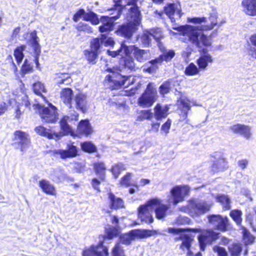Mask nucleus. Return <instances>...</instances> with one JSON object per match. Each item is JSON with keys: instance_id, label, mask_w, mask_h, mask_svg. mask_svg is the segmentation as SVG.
<instances>
[{"instance_id": "nucleus-1", "label": "nucleus", "mask_w": 256, "mask_h": 256, "mask_svg": "<svg viewBox=\"0 0 256 256\" xmlns=\"http://www.w3.org/2000/svg\"><path fill=\"white\" fill-rule=\"evenodd\" d=\"M208 20L210 24L200 27L186 24L173 28L174 30L180 32L183 36H187L188 40L192 45L200 48L198 50L200 55L196 60V63L202 70H204L210 64H212L214 59L206 48L212 46L211 36L200 32V30L210 31L215 26L219 27L221 25V24L218 22V16L215 14H210Z\"/></svg>"}, {"instance_id": "nucleus-2", "label": "nucleus", "mask_w": 256, "mask_h": 256, "mask_svg": "<svg viewBox=\"0 0 256 256\" xmlns=\"http://www.w3.org/2000/svg\"><path fill=\"white\" fill-rule=\"evenodd\" d=\"M33 106L38 110V114L43 123L55 124L58 119V112L57 108L49 103L48 106L40 104H34Z\"/></svg>"}, {"instance_id": "nucleus-3", "label": "nucleus", "mask_w": 256, "mask_h": 256, "mask_svg": "<svg viewBox=\"0 0 256 256\" xmlns=\"http://www.w3.org/2000/svg\"><path fill=\"white\" fill-rule=\"evenodd\" d=\"M160 200L154 198L148 200L144 204L140 205L138 208V216L142 222L151 224L154 220L152 213L154 208L159 205Z\"/></svg>"}, {"instance_id": "nucleus-4", "label": "nucleus", "mask_w": 256, "mask_h": 256, "mask_svg": "<svg viewBox=\"0 0 256 256\" xmlns=\"http://www.w3.org/2000/svg\"><path fill=\"white\" fill-rule=\"evenodd\" d=\"M212 205L205 201L197 202L190 200L188 204L184 208V211L192 217L200 216L209 212Z\"/></svg>"}, {"instance_id": "nucleus-5", "label": "nucleus", "mask_w": 256, "mask_h": 256, "mask_svg": "<svg viewBox=\"0 0 256 256\" xmlns=\"http://www.w3.org/2000/svg\"><path fill=\"white\" fill-rule=\"evenodd\" d=\"M158 98L157 90L152 82H149L138 100V104L142 108L152 106Z\"/></svg>"}, {"instance_id": "nucleus-6", "label": "nucleus", "mask_w": 256, "mask_h": 256, "mask_svg": "<svg viewBox=\"0 0 256 256\" xmlns=\"http://www.w3.org/2000/svg\"><path fill=\"white\" fill-rule=\"evenodd\" d=\"M100 41L98 38H94L90 42V48L83 52L84 58L89 64H94L96 63L101 52Z\"/></svg>"}, {"instance_id": "nucleus-7", "label": "nucleus", "mask_w": 256, "mask_h": 256, "mask_svg": "<svg viewBox=\"0 0 256 256\" xmlns=\"http://www.w3.org/2000/svg\"><path fill=\"white\" fill-rule=\"evenodd\" d=\"M200 230V228H198ZM199 232L201 234L198 236V240L200 248L204 251L206 244H211L218 240L220 237V233L214 231L212 228L201 230Z\"/></svg>"}, {"instance_id": "nucleus-8", "label": "nucleus", "mask_w": 256, "mask_h": 256, "mask_svg": "<svg viewBox=\"0 0 256 256\" xmlns=\"http://www.w3.org/2000/svg\"><path fill=\"white\" fill-rule=\"evenodd\" d=\"M79 114L78 112H74L70 114V116H62L59 121V125L61 132V136H67L68 134L72 135L74 131L72 126L68 124L69 122H74V123L78 120Z\"/></svg>"}, {"instance_id": "nucleus-9", "label": "nucleus", "mask_w": 256, "mask_h": 256, "mask_svg": "<svg viewBox=\"0 0 256 256\" xmlns=\"http://www.w3.org/2000/svg\"><path fill=\"white\" fill-rule=\"evenodd\" d=\"M210 224L214 226V228L221 232H226L230 229L229 220L226 216L220 214H210L208 216Z\"/></svg>"}, {"instance_id": "nucleus-10", "label": "nucleus", "mask_w": 256, "mask_h": 256, "mask_svg": "<svg viewBox=\"0 0 256 256\" xmlns=\"http://www.w3.org/2000/svg\"><path fill=\"white\" fill-rule=\"evenodd\" d=\"M108 71L112 74H108L106 76L105 80L110 84V88L111 90H118L121 88L130 77L116 72L112 68L108 69Z\"/></svg>"}, {"instance_id": "nucleus-11", "label": "nucleus", "mask_w": 256, "mask_h": 256, "mask_svg": "<svg viewBox=\"0 0 256 256\" xmlns=\"http://www.w3.org/2000/svg\"><path fill=\"white\" fill-rule=\"evenodd\" d=\"M138 0H132L127 2V6L132 5V6L128 10L126 15V20L128 22L138 26L142 21V14L136 2Z\"/></svg>"}, {"instance_id": "nucleus-12", "label": "nucleus", "mask_w": 256, "mask_h": 256, "mask_svg": "<svg viewBox=\"0 0 256 256\" xmlns=\"http://www.w3.org/2000/svg\"><path fill=\"white\" fill-rule=\"evenodd\" d=\"M116 6H120V9L118 10V14L114 17H110L107 16H102L100 19V22H101L102 24L98 27V30L101 33H109L114 28V20H116L119 18L122 14V10L124 6H122L116 2L115 4Z\"/></svg>"}, {"instance_id": "nucleus-13", "label": "nucleus", "mask_w": 256, "mask_h": 256, "mask_svg": "<svg viewBox=\"0 0 256 256\" xmlns=\"http://www.w3.org/2000/svg\"><path fill=\"white\" fill-rule=\"evenodd\" d=\"M13 146H16L23 152L29 147L30 144V135L20 130H16L14 133Z\"/></svg>"}, {"instance_id": "nucleus-14", "label": "nucleus", "mask_w": 256, "mask_h": 256, "mask_svg": "<svg viewBox=\"0 0 256 256\" xmlns=\"http://www.w3.org/2000/svg\"><path fill=\"white\" fill-rule=\"evenodd\" d=\"M104 241L100 240L97 245H91L85 248L82 252V256H108V248L104 246Z\"/></svg>"}, {"instance_id": "nucleus-15", "label": "nucleus", "mask_w": 256, "mask_h": 256, "mask_svg": "<svg viewBox=\"0 0 256 256\" xmlns=\"http://www.w3.org/2000/svg\"><path fill=\"white\" fill-rule=\"evenodd\" d=\"M27 43L33 49L34 54V62L36 64V67L39 68V57L41 52V48L39 44V38L37 36L36 30H34L30 32V38L28 40Z\"/></svg>"}, {"instance_id": "nucleus-16", "label": "nucleus", "mask_w": 256, "mask_h": 256, "mask_svg": "<svg viewBox=\"0 0 256 256\" xmlns=\"http://www.w3.org/2000/svg\"><path fill=\"white\" fill-rule=\"evenodd\" d=\"M31 110V102L27 96L22 98L21 102H17L14 108V117L16 120L20 119L24 113Z\"/></svg>"}, {"instance_id": "nucleus-17", "label": "nucleus", "mask_w": 256, "mask_h": 256, "mask_svg": "<svg viewBox=\"0 0 256 256\" xmlns=\"http://www.w3.org/2000/svg\"><path fill=\"white\" fill-rule=\"evenodd\" d=\"M52 155L56 157L59 156L60 158L62 160L73 158L78 155V150L77 147L74 145V142H72L67 144L66 150H53Z\"/></svg>"}, {"instance_id": "nucleus-18", "label": "nucleus", "mask_w": 256, "mask_h": 256, "mask_svg": "<svg viewBox=\"0 0 256 256\" xmlns=\"http://www.w3.org/2000/svg\"><path fill=\"white\" fill-rule=\"evenodd\" d=\"M138 26L132 23L127 22L120 25L116 32L120 36L126 39H130L132 38L134 32L137 30Z\"/></svg>"}, {"instance_id": "nucleus-19", "label": "nucleus", "mask_w": 256, "mask_h": 256, "mask_svg": "<svg viewBox=\"0 0 256 256\" xmlns=\"http://www.w3.org/2000/svg\"><path fill=\"white\" fill-rule=\"evenodd\" d=\"M189 189L186 186H176L172 188L170 194L172 197L173 203L176 204L184 200V197L189 193Z\"/></svg>"}, {"instance_id": "nucleus-20", "label": "nucleus", "mask_w": 256, "mask_h": 256, "mask_svg": "<svg viewBox=\"0 0 256 256\" xmlns=\"http://www.w3.org/2000/svg\"><path fill=\"white\" fill-rule=\"evenodd\" d=\"M182 240V242L180 246V248L183 250L186 249L188 250L186 256H202V254L200 252L194 254L190 250L193 238L188 234L180 236L179 238H176V240Z\"/></svg>"}, {"instance_id": "nucleus-21", "label": "nucleus", "mask_w": 256, "mask_h": 256, "mask_svg": "<svg viewBox=\"0 0 256 256\" xmlns=\"http://www.w3.org/2000/svg\"><path fill=\"white\" fill-rule=\"evenodd\" d=\"M176 104L178 109L180 111V113L179 114L180 118H182L180 120H186L188 121V112L191 108L190 100L188 98H180L177 100Z\"/></svg>"}, {"instance_id": "nucleus-22", "label": "nucleus", "mask_w": 256, "mask_h": 256, "mask_svg": "<svg viewBox=\"0 0 256 256\" xmlns=\"http://www.w3.org/2000/svg\"><path fill=\"white\" fill-rule=\"evenodd\" d=\"M36 133L43 137H45L49 140L57 139L58 140L61 137L60 133L53 132L50 128H47L42 126H38L34 128Z\"/></svg>"}, {"instance_id": "nucleus-23", "label": "nucleus", "mask_w": 256, "mask_h": 256, "mask_svg": "<svg viewBox=\"0 0 256 256\" xmlns=\"http://www.w3.org/2000/svg\"><path fill=\"white\" fill-rule=\"evenodd\" d=\"M92 166L95 174L102 181H106L107 172L106 163L102 161H98L94 162Z\"/></svg>"}, {"instance_id": "nucleus-24", "label": "nucleus", "mask_w": 256, "mask_h": 256, "mask_svg": "<svg viewBox=\"0 0 256 256\" xmlns=\"http://www.w3.org/2000/svg\"><path fill=\"white\" fill-rule=\"evenodd\" d=\"M109 200V208L111 210H118L125 208L124 200L119 197H116L111 192L108 193Z\"/></svg>"}, {"instance_id": "nucleus-25", "label": "nucleus", "mask_w": 256, "mask_h": 256, "mask_svg": "<svg viewBox=\"0 0 256 256\" xmlns=\"http://www.w3.org/2000/svg\"><path fill=\"white\" fill-rule=\"evenodd\" d=\"M230 130L236 134H239L249 138L251 136L250 127L248 126L236 124L230 127Z\"/></svg>"}, {"instance_id": "nucleus-26", "label": "nucleus", "mask_w": 256, "mask_h": 256, "mask_svg": "<svg viewBox=\"0 0 256 256\" xmlns=\"http://www.w3.org/2000/svg\"><path fill=\"white\" fill-rule=\"evenodd\" d=\"M78 134L88 136L92 133V128L88 120H82L80 121L76 128Z\"/></svg>"}, {"instance_id": "nucleus-27", "label": "nucleus", "mask_w": 256, "mask_h": 256, "mask_svg": "<svg viewBox=\"0 0 256 256\" xmlns=\"http://www.w3.org/2000/svg\"><path fill=\"white\" fill-rule=\"evenodd\" d=\"M228 168L226 159L223 156H220L214 162L210 167V171L214 174L220 172L224 171Z\"/></svg>"}, {"instance_id": "nucleus-28", "label": "nucleus", "mask_w": 256, "mask_h": 256, "mask_svg": "<svg viewBox=\"0 0 256 256\" xmlns=\"http://www.w3.org/2000/svg\"><path fill=\"white\" fill-rule=\"evenodd\" d=\"M242 6L246 15L256 16V0H243Z\"/></svg>"}, {"instance_id": "nucleus-29", "label": "nucleus", "mask_w": 256, "mask_h": 256, "mask_svg": "<svg viewBox=\"0 0 256 256\" xmlns=\"http://www.w3.org/2000/svg\"><path fill=\"white\" fill-rule=\"evenodd\" d=\"M119 65L122 68L134 70L136 64L134 58L130 55H123L119 60Z\"/></svg>"}, {"instance_id": "nucleus-30", "label": "nucleus", "mask_w": 256, "mask_h": 256, "mask_svg": "<svg viewBox=\"0 0 256 256\" xmlns=\"http://www.w3.org/2000/svg\"><path fill=\"white\" fill-rule=\"evenodd\" d=\"M72 73L68 72H58L55 74L54 80L56 82L57 85L60 86L61 84H66L67 86L70 85L72 82Z\"/></svg>"}, {"instance_id": "nucleus-31", "label": "nucleus", "mask_w": 256, "mask_h": 256, "mask_svg": "<svg viewBox=\"0 0 256 256\" xmlns=\"http://www.w3.org/2000/svg\"><path fill=\"white\" fill-rule=\"evenodd\" d=\"M72 96L73 91L72 88H63L60 92V97L62 100L69 108H72Z\"/></svg>"}, {"instance_id": "nucleus-32", "label": "nucleus", "mask_w": 256, "mask_h": 256, "mask_svg": "<svg viewBox=\"0 0 256 256\" xmlns=\"http://www.w3.org/2000/svg\"><path fill=\"white\" fill-rule=\"evenodd\" d=\"M86 98V96L81 93L77 94L74 98L76 108L84 113L86 112L88 109Z\"/></svg>"}, {"instance_id": "nucleus-33", "label": "nucleus", "mask_w": 256, "mask_h": 256, "mask_svg": "<svg viewBox=\"0 0 256 256\" xmlns=\"http://www.w3.org/2000/svg\"><path fill=\"white\" fill-rule=\"evenodd\" d=\"M169 106L165 105L164 108L160 104H157L154 108V116L156 120L165 118L168 114Z\"/></svg>"}, {"instance_id": "nucleus-34", "label": "nucleus", "mask_w": 256, "mask_h": 256, "mask_svg": "<svg viewBox=\"0 0 256 256\" xmlns=\"http://www.w3.org/2000/svg\"><path fill=\"white\" fill-rule=\"evenodd\" d=\"M130 54L131 55L133 52L134 58L139 62H143L145 58L144 56L146 54V50L139 48L136 45L128 46Z\"/></svg>"}, {"instance_id": "nucleus-35", "label": "nucleus", "mask_w": 256, "mask_h": 256, "mask_svg": "<svg viewBox=\"0 0 256 256\" xmlns=\"http://www.w3.org/2000/svg\"><path fill=\"white\" fill-rule=\"evenodd\" d=\"M39 186L42 191L46 194L56 196V192L55 187L50 183L48 180H42L39 181Z\"/></svg>"}, {"instance_id": "nucleus-36", "label": "nucleus", "mask_w": 256, "mask_h": 256, "mask_svg": "<svg viewBox=\"0 0 256 256\" xmlns=\"http://www.w3.org/2000/svg\"><path fill=\"white\" fill-rule=\"evenodd\" d=\"M107 52L108 56L112 58H115L120 55L122 56H123V55H128L130 51L128 46H127L124 41L121 42L120 46L118 50H108Z\"/></svg>"}, {"instance_id": "nucleus-37", "label": "nucleus", "mask_w": 256, "mask_h": 256, "mask_svg": "<svg viewBox=\"0 0 256 256\" xmlns=\"http://www.w3.org/2000/svg\"><path fill=\"white\" fill-rule=\"evenodd\" d=\"M216 200L221 204L224 210H228L231 208V200L228 195L218 194L216 197Z\"/></svg>"}, {"instance_id": "nucleus-38", "label": "nucleus", "mask_w": 256, "mask_h": 256, "mask_svg": "<svg viewBox=\"0 0 256 256\" xmlns=\"http://www.w3.org/2000/svg\"><path fill=\"white\" fill-rule=\"evenodd\" d=\"M132 174L131 172H128L124 176H123L118 183L120 186L128 188L132 186L136 188L137 190L138 189V186L136 184H132Z\"/></svg>"}, {"instance_id": "nucleus-39", "label": "nucleus", "mask_w": 256, "mask_h": 256, "mask_svg": "<svg viewBox=\"0 0 256 256\" xmlns=\"http://www.w3.org/2000/svg\"><path fill=\"white\" fill-rule=\"evenodd\" d=\"M136 238L134 230H130L129 232L123 234L120 236V242L126 245H130L132 242Z\"/></svg>"}, {"instance_id": "nucleus-40", "label": "nucleus", "mask_w": 256, "mask_h": 256, "mask_svg": "<svg viewBox=\"0 0 256 256\" xmlns=\"http://www.w3.org/2000/svg\"><path fill=\"white\" fill-rule=\"evenodd\" d=\"M134 230L136 238L140 239L146 238L158 234V231L154 230L136 229Z\"/></svg>"}, {"instance_id": "nucleus-41", "label": "nucleus", "mask_w": 256, "mask_h": 256, "mask_svg": "<svg viewBox=\"0 0 256 256\" xmlns=\"http://www.w3.org/2000/svg\"><path fill=\"white\" fill-rule=\"evenodd\" d=\"M32 90L36 95L40 96L44 100L46 99V96H44L42 94L46 93L47 90L42 82L40 81L36 82L32 85Z\"/></svg>"}, {"instance_id": "nucleus-42", "label": "nucleus", "mask_w": 256, "mask_h": 256, "mask_svg": "<svg viewBox=\"0 0 256 256\" xmlns=\"http://www.w3.org/2000/svg\"><path fill=\"white\" fill-rule=\"evenodd\" d=\"M26 48L25 44L17 46L14 50V56L18 64H20L24 57V52Z\"/></svg>"}, {"instance_id": "nucleus-43", "label": "nucleus", "mask_w": 256, "mask_h": 256, "mask_svg": "<svg viewBox=\"0 0 256 256\" xmlns=\"http://www.w3.org/2000/svg\"><path fill=\"white\" fill-rule=\"evenodd\" d=\"M242 239L244 244L245 246H248L253 244L255 241V237L245 227H242Z\"/></svg>"}, {"instance_id": "nucleus-44", "label": "nucleus", "mask_w": 256, "mask_h": 256, "mask_svg": "<svg viewBox=\"0 0 256 256\" xmlns=\"http://www.w3.org/2000/svg\"><path fill=\"white\" fill-rule=\"evenodd\" d=\"M125 165L122 162H118L112 166L110 171L112 172L114 178H118L122 171L126 170Z\"/></svg>"}, {"instance_id": "nucleus-45", "label": "nucleus", "mask_w": 256, "mask_h": 256, "mask_svg": "<svg viewBox=\"0 0 256 256\" xmlns=\"http://www.w3.org/2000/svg\"><path fill=\"white\" fill-rule=\"evenodd\" d=\"M82 150L88 154H92L97 152L96 146L90 141H85L80 143Z\"/></svg>"}, {"instance_id": "nucleus-46", "label": "nucleus", "mask_w": 256, "mask_h": 256, "mask_svg": "<svg viewBox=\"0 0 256 256\" xmlns=\"http://www.w3.org/2000/svg\"><path fill=\"white\" fill-rule=\"evenodd\" d=\"M164 14L169 18L172 22H175L174 15L176 12V4L174 3L168 4L164 8Z\"/></svg>"}, {"instance_id": "nucleus-47", "label": "nucleus", "mask_w": 256, "mask_h": 256, "mask_svg": "<svg viewBox=\"0 0 256 256\" xmlns=\"http://www.w3.org/2000/svg\"><path fill=\"white\" fill-rule=\"evenodd\" d=\"M250 42L251 45L254 47L250 46L248 48V54L252 58L256 59V33L253 34L250 36Z\"/></svg>"}, {"instance_id": "nucleus-48", "label": "nucleus", "mask_w": 256, "mask_h": 256, "mask_svg": "<svg viewBox=\"0 0 256 256\" xmlns=\"http://www.w3.org/2000/svg\"><path fill=\"white\" fill-rule=\"evenodd\" d=\"M83 20L90 22L93 25H97L100 23V19L98 15L92 11L86 12L83 16Z\"/></svg>"}, {"instance_id": "nucleus-49", "label": "nucleus", "mask_w": 256, "mask_h": 256, "mask_svg": "<svg viewBox=\"0 0 256 256\" xmlns=\"http://www.w3.org/2000/svg\"><path fill=\"white\" fill-rule=\"evenodd\" d=\"M242 250V244L238 242L232 243L228 248L230 256H240Z\"/></svg>"}, {"instance_id": "nucleus-50", "label": "nucleus", "mask_w": 256, "mask_h": 256, "mask_svg": "<svg viewBox=\"0 0 256 256\" xmlns=\"http://www.w3.org/2000/svg\"><path fill=\"white\" fill-rule=\"evenodd\" d=\"M34 72L32 66L28 62V59H25L20 70L22 76H24L26 74L32 73Z\"/></svg>"}, {"instance_id": "nucleus-51", "label": "nucleus", "mask_w": 256, "mask_h": 256, "mask_svg": "<svg viewBox=\"0 0 256 256\" xmlns=\"http://www.w3.org/2000/svg\"><path fill=\"white\" fill-rule=\"evenodd\" d=\"M200 70L199 66L197 67L194 63L190 62L185 68L184 74L186 76H192L198 74Z\"/></svg>"}, {"instance_id": "nucleus-52", "label": "nucleus", "mask_w": 256, "mask_h": 256, "mask_svg": "<svg viewBox=\"0 0 256 256\" xmlns=\"http://www.w3.org/2000/svg\"><path fill=\"white\" fill-rule=\"evenodd\" d=\"M98 38L100 40V48H102V44H104L106 46H113L115 44V42L113 38L112 37H108V35L106 34H101L100 35V37Z\"/></svg>"}, {"instance_id": "nucleus-53", "label": "nucleus", "mask_w": 256, "mask_h": 256, "mask_svg": "<svg viewBox=\"0 0 256 256\" xmlns=\"http://www.w3.org/2000/svg\"><path fill=\"white\" fill-rule=\"evenodd\" d=\"M160 51L162 52V54H160V56L162 57L163 62H170L175 56V52L172 50L167 51L165 48H161Z\"/></svg>"}, {"instance_id": "nucleus-54", "label": "nucleus", "mask_w": 256, "mask_h": 256, "mask_svg": "<svg viewBox=\"0 0 256 256\" xmlns=\"http://www.w3.org/2000/svg\"><path fill=\"white\" fill-rule=\"evenodd\" d=\"M157 208L155 209L156 216L158 219H161L166 216V212L168 209L166 205L161 204L156 206ZM156 207V206H155Z\"/></svg>"}, {"instance_id": "nucleus-55", "label": "nucleus", "mask_w": 256, "mask_h": 256, "mask_svg": "<svg viewBox=\"0 0 256 256\" xmlns=\"http://www.w3.org/2000/svg\"><path fill=\"white\" fill-rule=\"evenodd\" d=\"M201 230L198 228H168V232L169 233L173 234H178L180 232H200Z\"/></svg>"}, {"instance_id": "nucleus-56", "label": "nucleus", "mask_w": 256, "mask_h": 256, "mask_svg": "<svg viewBox=\"0 0 256 256\" xmlns=\"http://www.w3.org/2000/svg\"><path fill=\"white\" fill-rule=\"evenodd\" d=\"M242 212L239 210H234L230 212V216L238 225L241 224L242 222Z\"/></svg>"}, {"instance_id": "nucleus-57", "label": "nucleus", "mask_w": 256, "mask_h": 256, "mask_svg": "<svg viewBox=\"0 0 256 256\" xmlns=\"http://www.w3.org/2000/svg\"><path fill=\"white\" fill-rule=\"evenodd\" d=\"M152 116V114L150 110H141L139 115L137 116L136 120L142 121L144 120H150Z\"/></svg>"}, {"instance_id": "nucleus-58", "label": "nucleus", "mask_w": 256, "mask_h": 256, "mask_svg": "<svg viewBox=\"0 0 256 256\" xmlns=\"http://www.w3.org/2000/svg\"><path fill=\"white\" fill-rule=\"evenodd\" d=\"M170 82L169 80L164 82L159 87V92L162 96L168 94L170 92Z\"/></svg>"}, {"instance_id": "nucleus-59", "label": "nucleus", "mask_w": 256, "mask_h": 256, "mask_svg": "<svg viewBox=\"0 0 256 256\" xmlns=\"http://www.w3.org/2000/svg\"><path fill=\"white\" fill-rule=\"evenodd\" d=\"M149 32L150 36H152L157 42H160L164 38L162 31L158 28L151 29Z\"/></svg>"}, {"instance_id": "nucleus-60", "label": "nucleus", "mask_w": 256, "mask_h": 256, "mask_svg": "<svg viewBox=\"0 0 256 256\" xmlns=\"http://www.w3.org/2000/svg\"><path fill=\"white\" fill-rule=\"evenodd\" d=\"M75 28L78 32H92V28L87 24L80 22L75 26Z\"/></svg>"}, {"instance_id": "nucleus-61", "label": "nucleus", "mask_w": 256, "mask_h": 256, "mask_svg": "<svg viewBox=\"0 0 256 256\" xmlns=\"http://www.w3.org/2000/svg\"><path fill=\"white\" fill-rule=\"evenodd\" d=\"M112 256H126L123 248L120 246V242L116 243L112 249Z\"/></svg>"}, {"instance_id": "nucleus-62", "label": "nucleus", "mask_w": 256, "mask_h": 256, "mask_svg": "<svg viewBox=\"0 0 256 256\" xmlns=\"http://www.w3.org/2000/svg\"><path fill=\"white\" fill-rule=\"evenodd\" d=\"M150 34V32H148L146 33H144L141 37L140 40L144 46H148L151 43Z\"/></svg>"}, {"instance_id": "nucleus-63", "label": "nucleus", "mask_w": 256, "mask_h": 256, "mask_svg": "<svg viewBox=\"0 0 256 256\" xmlns=\"http://www.w3.org/2000/svg\"><path fill=\"white\" fill-rule=\"evenodd\" d=\"M246 220L249 222L253 230L256 232V228H255L254 226V221L256 222V206L254 210V214H249L246 216Z\"/></svg>"}, {"instance_id": "nucleus-64", "label": "nucleus", "mask_w": 256, "mask_h": 256, "mask_svg": "<svg viewBox=\"0 0 256 256\" xmlns=\"http://www.w3.org/2000/svg\"><path fill=\"white\" fill-rule=\"evenodd\" d=\"M212 250L217 254L218 256H228L226 249L223 247L216 245L213 247Z\"/></svg>"}]
</instances>
